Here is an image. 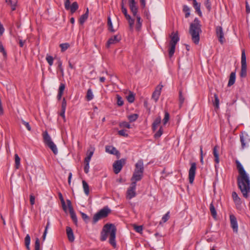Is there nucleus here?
<instances>
[{
    "instance_id": "obj_51",
    "label": "nucleus",
    "mask_w": 250,
    "mask_h": 250,
    "mask_svg": "<svg viewBox=\"0 0 250 250\" xmlns=\"http://www.w3.org/2000/svg\"><path fill=\"white\" fill-rule=\"evenodd\" d=\"M134 229L136 232L139 233H142L143 231V227L142 226L134 225Z\"/></svg>"
},
{
    "instance_id": "obj_9",
    "label": "nucleus",
    "mask_w": 250,
    "mask_h": 250,
    "mask_svg": "<svg viewBox=\"0 0 250 250\" xmlns=\"http://www.w3.org/2000/svg\"><path fill=\"white\" fill-rule=\"evenodd\" d=\"M136 184L135 182H132L130 186L127 190L126 192V198L128 199H131L134 197L136 195Z\"/></svg>"
},
{
    "instance_id": "obj_49",
    "label": "nucleus",
    "mask_w": 250,
    "mask_h": 250,
    "mask_svg": "<svg viewBox=\"0 0 250 250\" xmlns=\"http://www.w3.org/2000/svg\"><path fill=\"white\" fill-rule=\"evenodd\" d=\"M169 119V115L167 112H165V117L163 119V124L165 125L167 122L168 121Z\"/></svg>"
},
{
    "instance_id": "obj_3",
    "label": "nucleus",
    "mask_w": 250,
    "mask_h": 250,
    "mask_svg": "<svg viewBox=\"0 0 250 250\" xmlns=\"http://www.w3.org/2000/svg\"><path fill=\"white\" fill-rule=\"evenodd\" d=\"M202 32L201 25L200 21L196 18L193 22L190 23L189 33L191 36V40L195 44H198L200 41V34Z\"/></svg>"
},
{
    "instance_id": "obj_17",
    "label": "nucleus",
    "mask_w": 250,
    "mask_h": 250,
    "mask_svg": "<svg viewBox=\"0 0 250 250\" xmlns=\"http://www.w3.org/2000/svg\"><path fill=\"white\" fill-rule=\"evenodd\" d=\"M192 4L196 13L200 17L202 16V13L201 10V3L198 2L196 0L192 1Z\"/></svg>"
},
{
    "instance_id": "obj_5",
    "label": "nucleus",
    "mask_w": 250,
    "mask_h": 250,
    "mask_svg": "<svg viewBox=\"0 0 250 250\" xmlns=\"http://www.w3.org/2000/svg\"><path fill=\"white\" fill-rule=\"evenodd\" d=\"M110 212V210L107 208H104L96 213L93 218V222L96 223L98 220L106 217Z\"/></svg>"
},
{
    "instance_id": "obj_63",
    "label": "nucleus",
    "mask_w": 250,
    "mask_h": 250,
    "mask_svg": "<svg viewBox=\"0 0 250 250\" xmlns=\"http://www.w3.org/2000/svg\"><path fill=\"white\" fill-rule=\"evenodd\" d=\"M163 85L161 84L158 85L156 87L154 91L158 92L159 93H161V91L162 90V88H163Z\"/></svg>"
},
{
    "instance_id": "obj_47",
    "label": "nucleus",
    "mask_w": 250,
    "mask_h": 250,
    "mask_svg": "<svg viewBox=\"0 0 250 250\" xmlns=\"http://www.w3.org/2000/svg\"><path fill=\"white\" fill-rule=\"evenodd\" d=\"M206 7L207 8L208 12L211 10V5L209 0H206L204 3Z\"/></svg>"
},
{
    "instance_id": "obj_61",
    "label": "nucleus",
    "mask_w": 250,
    "mask_h": 250,
    "mask_svg": "<svg viewBox=\"0 0 250 250\" xmlns=\"http://www.w3.org/2000/svg\"><path fill=\"white\" fill-rule=\"evenodd\" d=\"M70 2L69 0H66L64 2V7L66 10H69L70 8Z\"/></svg>"
},
{
    "instance_id": "obj_1",
    "label": "nucleus",
    "mask_w": 250,
    "mask_h": 250,
    "mask_svg": "<svg viewBox=\"0 0 250 250\" xmlns=\"http://www.w3.org/2000/svg\"><path fill=\"white\" fill-rule=\"evenodd\" d=\"M236 164L240 175L237 179L238 186L243 196L247 198L250 192V180L241 164L238 160L236 161Z\"/></svg>"
},
{
    "instance_id": "obj_35",
    "label": "nucleus",
    "mask_w": 250,
    "mask_h": 250,
    "mask_svg": "<svg viewBox=\"0 0 250 250\" xmlns=\"http://www.w3.org/2000/svg\"><path fill=\"white\" fill-rule=\"evenodd\" d=\"M59 198L61 200V203H62V208H63V209L64 210V211H66V205H65V201L64 200V199L63 198V196H62V194L61 193H59Z\"/></svg>"
},
{
    "instance_id": "obj_33",
    "label": "nucleus",
    "mask_w": 250,
    "mask_h": 250,
    "mask_svg": "<svg viewBox=\"0 0 250 250\" xmlns=\"http://www.w3.org/2000/svg\"><path fill=\"white\" fill-rule=\"evenodd\" d=\"M209 209L211 212V214L212 216V217L214 218H215L217 216V212L216 211V209L215 208L214 206H213L212 203H211L209 206Z\"/></svg>"
},
{
    "instance_id": "obj_8",
    "label": "nucleus",
    "mask_w": 250,
    "mask_h": 250,
    "mask_svg": "<svg viewBox=\"0 0 250 250\" xmlns=\"http://www.w3.org/2000/svg\"><path fill=\"white\" fill-rule=\"evenodd\" d=\"M125 160L122 159L120 160L115 161L113 165L114 172L116 174H118L121 170L123 165L125 164Z\"/></svg>"
},
{
    "instance_id": "obj_39",
    "label": "nucleus",
    "mask_w": 250,
    "mask_h": 250,
    "mask_svg": "<svg viewBox=\"0 0 250 250\" xmlns=\"http://www.w3.org/2000/svg\"><path fill=\"white\" fill-rule=\"evenodd\" d=\"M107 24H108V26L109 30L111 32H114L115 31V30L113 28V25H112V22H111V19H110V18L109 17H108Z\"/></svg>"
},
{
    "instance_id": "obj_50",
    "label": "nucleus",
    "mask_w": 250,
    "mask_h": 250,
    "mask_svg": "<svg viewBox=\"0 0 250 250\" xmlns=\"http://www.w3.org/2000/svg\"><path fill=\"white\" fill-rule=\"evenodd\" d=\"M35 250H40V240L38 238L36 239L35 241Z\"/></svg>"
},
{
    "instance_id": "obj_14",
    "label": "nucleus",
    "mask_w": 250,
    "mask_h": 250,
    "mask_svg": "<svg viewBox=\"0 0 250 250\" xmlns=\"http://www.w3.org/2000/svg\"><path fill=\"white\" fill-rule=\"evenodd\" d=\"M216 32L217 37L219 39V41L221 44H223L225 42V40L224 37V33L222 27L217 26L216 28Z\"/></svg>"
},
{
    "instance_id": "obj_4",
    "label": "nucleus",
    "mask_w": 250,
    "mask_h": 250,
    "mask_svg": "<svg viewBox=\"0 0 250 250\" xmlns=\"http://www.w3.org/2000/svg\"><path fill=\"white\" fill-rule=\"evenodd\" d=\"M170 38V41L169 44L168 55L169 57L171 58L172 57L175 52L176 45L179 41L178 32H173L171 34Z\"/></svg>"
},
{
    "instance_id": "obj_20",
    "label": "nucleus",
    "mask_w": 250,
    "mask_h": 250,
    "mask_svg": "<svg viewBox=\"0 0 250 250\" xmlns=\"http://www.w3.org/2000/svg\"><path fill=\"white\" fill-rule=\"evenodd\" d=\"M66 234L68 239L70 242H73L75 239L73 230L69 227H67L66 229Z\"/></svg>"
},
{
    "instance_id": "obj_31",
    "label": "nucleus",
    "mask_w": 250,
    "mask_h": 250,
    "mask_svg": "<svg viewBox=\"0 0 250 250\" xmlns=\"http://www.w3.org/2000/svg\"><path fill=\"white\" fill-rule=\"evenodd\" d=\"M83 187L84 190V192L86 195H88L89 193V186L88 184L84 181L83 180L82 182Z\"/></svg>"
},
{
    "instance_id": "obj_42",
    "label": "nucleus",
    "mask_w": 250,
    "mask_h": 250,
    "mask_svg": "<svg viewBox=\"0 0 250 250\" xmlns=\"http://www.w3.org/2000/svg\"><path fill=\"white\" fill-rule=\"evenodd\" d=\"M138 117V115L137 114H133L128 116V118L130 122L136 121Z\"/></svg>"
},
{
    "instance_id": "obj_57",
    "label": "nucleus",
    "mask_w": 250,
    "mask_h": 250,
    "mask_svg": "<svg viewBox=\"0 0 250 250\" xmlns=\"http://www.w3.org/2000/svg\"><path fill=\"white\" fill-rule=\"evenodd\" d=\"M0 52L2 53L3 56L5 58L6 57V56H7L6 52L5 51L4 48L2 44L1 43H0Z\"/></svg>"
},
{
    "instance_id": "obj_43",
    "label": "nucleus",
    "mask_w": 250,
    "mask_h": 250,
    "mask_svg": "<svg viewBox=\"0 0 250 250\" xmlns=\"http://www.w3.org/2000/svg\"><path fill=\"white\" fill-rule=\"evenodd\" d=\"M117 104L119 106H122L124 104V101L122 98L119 95H116Z\"/></svg>"
},
{
    "instance_id": "obj_55",
    "label": "nucleus",
    "mask_w": 250,
    "mask_h": 250,
    "mask_svg": "<svg viewBox=\"0 0 250 250\" xmlns=\"http://www.w3.org/2000/svg\"><path fill=\"white\" fill-rule=\"evenodd\" d=\"M169 212H167L165 215L162 217V221L163 223L166 222L169 218Z\"/></svg>"
},
{
    "instance_id": "obj_45",
    "label": "nucleus",
    "mask_w": 250,
    "mask_h": 250,
    "mask_svg": "<svg viewBox=\"0 0 250 250\" xmlns=\"http://www.w3.org/2000/svg\"><path fill=\"white\" fill-rule=\"evenodd\" d=\"M163 133V129L162 126H161L159 130L155 134L154 137L155 138H158L162 135Z\"/></svg>"
},
{
    "instance_id": "obj_25",
    "label": "nucleus",
    "mask_w": 250,
    "mask_h": 250,
    "mask_svg": "<svg viewBox=\"0 0 250 250\" xmlns=\"http://www.w3.org/2000/svg\"><path fill=\"white\" fill-rule=\"evenodd\" d=\"M88 17V9L87 8L85 13L82 15L79 19V22H80V24H83L85 21L87 19Z\"/></svg>"
},
{
    "instance_id": "obj_41",
    "label": "nucleus",
    "mask_w": 250,
    "mask_h": 250,
    "mask_svg": "<svg viewBox=\"0 0 250 250\" xmlns=\"http://www.w3.org/2000/svg\"><path fill=\"white\" fill-rule=\"evenodd\" d=\"M179 107L180 108L184 102V100H185V98L183 97V95H182V91L181 90H180L179 91Z\"/></svg>"
},
{
    "instance_id": "obj_54",
    "label": "nucleus",
    "mask_w": 250,
    "mask_h": 250,
    "mask_svg": "<svg viewBox=\"0 0 250 250\" xmlns=\"http://www.w3.org/2000/svg\"><path fill=\"white\" fill-rule=\"evenodd\" d=\"M81 215L82 218L86 223H87L89 221V217L85 213L81 212Z\"/></svg>"
},
{
    "instance_id": "obj_10",
    "label": "nucleus",
    "mask_w": 250,
    "mask_h": 250,
    "mask_svg": "<svg viewBox=\"0 0 250 250\" xmlns=\"http://www.w3.org/2000/svg\"><path fill=\"white\" fill-rule=\"evenodd\" d=\"M121 9L123 13L124 14L126 19L128 21L130 29H132L134 26V20L127 14V9L125 7V6H123V4H122Z\"/></svg>"
},
{
    "instance_id": "obj_60",
    "label": "nucleus",
    "mask_w": 250,
    "mask_h": 250,
    "mask_svg": "<svg viewBox=\"0 0 250 250\" xmlns=\"http://www.w3.org/2000/svg\"><path fill=\"white\" fill-rule=\"evenodd\" d=\"M35 196L32 194L30 195V202L32 206L35 204Z\"/></svg>"
},
{
    "instance_id": "obj_44",
    "label": "nucleus",
    "mask_w": 250,
    "mask_h": 250,
    "mask_svg": "<svg viewBox=\"0 0 250 250\" xmlns=\"http://www.w3.org/2000/svg\"><path fill=\"white\" fill-rule=\"evenodd\" d=\"M160 94L161 93H159L158 92L154 91L153 93L152 98L155 101V102L158 101Z\"/></svg>"
},
{
    "instance_id": "obj_12",
    "label": "nucleus",
    "mask_w": 250,
    "mask_h": 250,
    "mask_svg": "<svg viewBox=\"0 0 250 250\" xmlns=\"http://www.w3.org/2000/svg\"><path fill=\"white\" fill-rule=\"evenodd\" d=\"M230 225L233 231L235 233L238 232V224L236 218L233 214L229 215Z\"/></svg>"
},
{
    "instance_id": "obj_28",
    "label": "nucleus",
    "mask_w": 250,
    "mask_h": 250,
    "mask_svg": "<svg viewBox=\"0 0 250 250\" xmlns=\"http://www.w3.org/2000/svg\"><path fill=\"white\" fill-rule=\"evenodd\" d=\"M213 154L215 157V162L216 164H218L219 163V154L217 150V146H215L213 148Z\"/></svg>"
},
{
    "instance_id": "obj_46",
    "label": "nucleus",
    "mask_w": 250,
    "mask_h": 250,
    "mask_svg": "<svg viewBox=\"0 0 250 250\" xmlns=\"http://www.w3.org/2000/svg\"><path fill=\"white\" fill-rule=\"evenodd\" d=\"M46 60L50 66L53 64L54 59L52 56L47 55Z\"/></svg>"
},
{
    "instance_id": "obj_15",
    "label": "nucleus",
    "mask_w": 250,
    "mask_h": 250,
    "mask_svg": "<svg viewBox=\"0 0 250 250\" xmlns=\"http://www.w3.org/2000/svg\"><path fill=\"white\" fill-rule=\"evenodd\" d=\"M135 170L143 174L144 171V163L142 160H139L135 165Z\"/></svg>"
},
{
    "instance_id": "obj_13",
    "label": "nucleus",
    "mask_w": 250,
    "mask_h": 250,
    "mask_svg": "<svg viewBox=\"0 0 250 250\" xmlns=\"http://www.w3.org/2000/svg\"><path fill=\"white\" fill-rule=\"evenodd\" d=\"M105 151L110 154L115 155L118 158L120 157V153L116 148L111 146H105Z\"/></svg>"
},
{
    "instance_id": "obj_58",
    "label": "nucleus",
    "mask_w": 250,
    "mask_h": 250,
    "mask_svg": "<svg viewBox=\"0 0 250 250\" xmlns=\"http://www.w3.org/2000/svg\"><path fill=\"white\" fill-rule=\"evenodd\" d=\"M21 122H22V124L26 126V127L27 128L28 130H29V131L31 130V127L30 125H29V123L26 122L23 120H21Z\"/></svg>"
},
{
    "instance_id": "obj_30",
    "label": "nucleus",
    "mask_w": 250,
    "mask_h": 250,
    "mask_svg": "<svg viewBox=\"0 0 250 250\" xmlns=\"http://www.w3.org/2000/svg\"><path fill=\"white\" fill-rule=\"evenodd\" d=\"M15 168L18 169L20 168L21 163V159L17 154H15Z\"/></svg>"
},
{
    "instance_id": "obj_53",
    "label": "nucleus",
    "mask_w": 250,
    "mask_h": 250,
    "mask_svg": "<svg viewBox=\"0 0 250 250\" xmlns=\"http://www.w3.org/2000/svg\"><path fill=\"white\" fill-rule=\"evenodd\" d=\"M214 98L215 101L214 103V105L216 106V108L219 107V100L218 99V97L216 94H214Z\"/></svg>"
},
{
    "instance_id": "obj_22",
    "label": "nucleus",
    "mask_w": 250,
    "mask_h": 250,
    "mask_svg": "<svg viewBox=\"0 0 250 250\" xmlns=\"http://www.w3.org/2000/svg\"><path fill=\"white\" fill-rule=\"evenodd\" d=\"M236 79V73L235 72H232L229 76V82L228 83V86H230L232 85L235 82Z\"/></svg>"
},
{
    "instance_id": "obj_40",
    "label": "nucleus",
    "mask_w": 250,
    "mask_h": 250,
    "mask_svg": "<svg viewBox=\"0 0 250 250\" xmlns=\"http://www.w3.org/2000/svg\"><path fill=\"white\" fill-rule=\"evenodd\" d=\"M127 100L129 103H132L134 101L135 98L132 92H130L129 94L127 96Z\"/></svg>"
},
{
    "instance_id": "obj_52",
    "label": "nucleus",
    "mask_w": 250,
    "mask_h": 250,
    "mask_svg": "<svg viewBox=\"0 0 250 250\" xmlns=\"http://www.w3.org/2000/svg\"><path fill=\"white\" fill-rule=\"evenodd\" d=\"M126 130L125 129L120 130L118 131V134L124 137H127L128 134L126 133Z\"/></svg>"
},
{
    "instance_id": "obj_18",
    "label": "nucleus",
    "mask_w": 250,
    "mask_h": 250,
    "mask_svg": "<svg viewBox=\"0 0 250 250\" xmlns=\"http://www.w3.org/2000/svg\"><path fill=\"white\" fill-rule=\"evenodd\" d=\"M143 176V174H141V173L134 170L131 180L132 182H135L136 184V182L141 180Z\"/></svg>"
},
{
    "instance_id": "obj_32",
    "label": "nucleus",
    "mask_w": 250,
    "mask_h": 250,
    "mask_svg": "<svg viewBox=\"0 0 250 250\" xmlns=\"http://www.w3.org/2000/svg\"><path fill=\"white\" fill-rule=\"evenodd\" d=\"M79 6L77 2L75 1L72 3V5L70 6L69 10H70L72 13H74L78 9Z\"/></svg>"
},
{
    "instance_id": "obj_64",
    "label": "nucleus",
    "mask_w": 250,
    "mask_h": 250,
    "mask_svg": "<svg viewBox=\"0 0 250 250\" xmlns=\"http://www.w3.org/2000/svg\"><path fill=\"white\" fill-rule=\"evenodd\" d=\"M66 202H67V206H68V208H69V210L70 211V210H73V207L72 206L71 202L70 200H66Z\"/></svg>"
},
{
    "instance_id": "obj_19",
    "label": "nucleus",
    "mask_w": 250,
    "mask_h": 250,
    "mask_svg": "<svg viewBox=\"0 0 250 250\" xmlns=\"http://www.w3.org/2000/svg\"><path fill=\"white\" fill-rule=\"evenodd\" d=\"M129 6L133 16H137V15H138L137 13L138 9L136 2L135 1L133 2H129Z\"/></svg>"
},
{
    "instance_id": "obj_48",
    "label": "nucleus",
    "mask_w": 250,
    "mask_h": 250,
    "mask_svg": "<svg viewBox=\"0 0 250 250\" xmlns=\"http://www.w3.org/2000/svg\"><path fill=\"white\" fill-rule=\"evenodd\" d=\"M119 126L120 127H126L127 128H130L131 126L129 123L126 122H123L119 124Z\"/></svg>"
},
{
    "instance_id": "obj_29",
    "label": "nucleus",
    "mask_w": 250,
    "mask_h": 250,
    "mask_svg": "<svg viewBox=\"0 0 250 250\" xmlns=\"http://www.w3.org/2000/svg\"><path fill=\"white\" fill-rule=\"evenodd\" d=\"M47 146L51 149L54 154L56 155L58 153L57 147L53 142L47 145Z\"/></svg>"
},
{
    "instance_id": "obj_62",
    "label": "nucleus",
    "mask_w": 250,
    "mask_h": 250,
    "mask_svg": "<svg viewBox=\"0 0 250 250\" xmlns=\"http://www.w3.org/2000/svg\"><path fill=\"white\" fill-rule=\"evenodd\" d=\"M65 88V84L64 83H61L59 89V92L60 93H62L63 92V91Z\"/></svg>"
},
{
    "instance_id": "obj_21",
    "label": "nucleus",
    "mask_w": 250,
    "mask_h": 250,
    "mask_svg": "<svg viewBox=\"0 0 250 250\" xmlns=\"http://www.w3.org/2000/svg\"><path fill=\"white\" fill-rule=\"evenodd\" d=\"M42 136L44 142L45 144V145H47L50 144V143L53 142L51 137L49 136V135L48 134V132L46 131H44L43 133Z\"/></svg>"
},
{
    "instance_id": "obj_36",
    "label": "nucleus",
    "mask_w": 250,
    "mask_h": 250,
    "mask_svg": "<svg viewBox=\"0 0 250 250\" xmlns=\"http://www.w3.org/2000/svg\"><path fill=\"white\" fill-rule=\"evenodd\" d=\"M69 212L73 221L76 225H77L78 222L77 218L75 213L74 212V210H70Z\"/></svg>"
},
{
    "instance_id": "obj_24",
    "label": "nucleus",
    "mask_w": 250,
    "mask_h": 250,
    "mask_svg": "<svg viewBox=\"0 0 250 250\" xmlns=\"http://www.w3.org/2000/svg\"><path fill=\"white\" fill-rule=\"evenodd\" d=\"M6 3L10 6L12 11L16 10L17 0H5Z\"/></svg>"
},
{
    "instance_id": "obj_56",
    "label": "nucleus",
    "mask_w": 250,
    "mask_h": 250,
    "mask_svg": "<svg viewBox=\"0 0 250 250\" xmlns=\"http://www.w3.org/2000/svg\"><path fill=\"white\" fill-rule=\"evenodd\" d=\"M58 68L59 69V70H60L61 73H62V75L63 76V68L62 67V62L59 60L58 62Z\"/></svg>"
},
{
    "instance_id": "obj_27",
    "label": "nucleus",
    "mask_w": 250,
    "mask_h": 250,
    "mask_svg": "<svg viewBox=\"0 0 250 250\" xmlns=\"http://www.w3.org/2000/svg\"><path fill=\"white\" fill-rule=\"evenodd\" d=\"M232 197L236 205H239L241 204V199L238 197L236 192L234 191L232 193Z\"/></svg>"
},
{
    "instance_id": "obj_59",
    "label": "nucleus",
    "mask_w": 250,
    "mask_h": 250,
    "mask_svg": "<svg viewBox=\"0 0 250 250\" xmlns=\"http://www.w3.org/2000/svg\"><path fill=\"white\" fill-rule=\"evenodd\" d=\"M66 107V101L64 98H63L62 104V106H61V109L65 110Z\"/></svg>"
},
{
    "instance_id": "obj_23",
    "label": "nucleus",
    "mask_w": 250,
    "mask_h": 250,
    "mask_svg": "<svg viewBox=\"0 0 250 250\" xmlns=\"http://www.w3.org/2000/svg\"><path fill=\"white\" fill-rule=\"evenodd\" d=\"M161 118L160 116H159L156 118L152 124V128L153 131H155L157 128L158 126L161 123Z\"/></svg>"
},
{
    "instance_id": "obj_37",
    "label": "nucleus",
    "mask_w": 250,
    "mask_h": 250,
    "mask_svg": "<svg viewBox=\"0 0 250 250\" xmlns=\"http://www.w3.org/2000/svg\"><path fill=\"white\" fill-rule=\"evenodd\" d=\"M86 98L87 101H90L93 98V95L92 91L91 89H88L87 93Z\"/></svg>"
},
{
    "instance_id": "obj_38",
    "label": "nucleus",
    "mask_w": 250,
    "mask_h": 250,
    "mask_svg": "<svg viewBox=\"0 0 250 250\" xmlns=\"http://www.w3.org/2000/svg\"><path fill=\"white\" fill-rule=\"evenodd\" d=\"M60 46L61 48L62 52H64L70 47V45L68 43H64L61 44Z\"/></svg>"
},
{
    "instance_id": "obj_16",
    "label": "nucleus",
    "mask_w": 250,
    "mask_h": 250,
    "mask_svg": "<svg viewBox=\"0 0 250 250\" xmlns=\"http://www.w3.org/2000/svg\"><path fill=\"white\" fill-rule=\"evenodd\" d=\"M240 142L241 143V146L243 149L246 147L247 144H250V138L248 135L244 136L240 135Z\"/></svg>"
},
{
    "instance_id": "obj_26",
    "label": "nucleus",
    "mask_w": 250,
    "mask_h": 250,
    "mask_svg": "<svg viewBox=\"0 0 250 250\" xmlns=\"http://www.w3.org/2000/svg\"><path fill=\"white\" fill-rule=\"evenodd\" d=\"M134 17L136 18L137 19V23L136 25V28L137 30H139L141 27L142 20L141 19V17L138 14L137 16H134Z\"/></svg>"
},
{
    "instance_id": "obj_6",
    "label": "nucleus",
    "mask_w": 250,
    "mask_h": 250,
    "mask_svg": "<svg viewBox=\"0 0 250 250\" xmlns=\"http://www.w3.org/2000/svg\"><path fill=\"white\" fill-rule=\"evenodd\" d=\"M247 74L246 57L245 50H243L241 54V69L240 75L241 77L244 78L247 76Z\"/></svg>"
},
{
    "instance_id": "obj_11",
    "label": "nucleus",
    "mask_w": 250,
    "mask_h": 250,
    "mask_svg": "<svg viewBox=\"0 0 250 250\" xmlns=\"http://www.w3.org/2000/svg\"><path fill=\"white\" fill-rule=\"evenodd\" d=\"M121 40V37L119 35H114L109 38L107 42L106 46L107 48H109L110 45L116 44Z\"/></svg>"
},
{
    "instance_id": "obj_34",
    "label": "nucleus",
    "mask_w": 250,
    "mask_h": 250,
    "mask_svg": "<svg viewBox=\"0 0 250 250\" xmlns=\"http://www.w3.org/2000/svg\"><path fill=\"white\" fill-rule=\"evenodd\" d=\"M25 245L28 250H30V237L29 234H27L25 238Z\"/></svg>"
},
{
    "instance_id": "obj_7",
    "label": "nucleus",
    "mask_w": 250,
    "mask_h": 250,
    "mask_svg": "<svg viewBox=\"0 0 250 250\" xmlns=\"http://www.w3.org/2000/svg\"><path fill=\"white\" fill-rule=\"evenodd\" d=\"M196 170V164L195 162L190 163V167L188 170V180L190 184L193 183Z\"/></svg>"
},
{
    "instance_id": "obj_2",
    "label": "nucleus",
    "mask_w": 250,
    "mask_h": 250,
    "mask_svg": "<svg viewBox=\"0 0 250 250\" xmlns=\"http://www.w3.org/2000/svg\"><path fill=\"white\" fill-rule=\"evenodd\" d=\"M116 228L112 224H106L103 228L101 232L100 240L102 241H105L109 236V243L114 248L116 247V242L115 240Z\"/></svg>"
}]
</instances>
